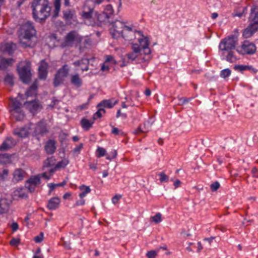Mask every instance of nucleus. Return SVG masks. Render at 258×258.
<instances>
[{
    "label": "nucleus",
    "mask_w": 258,
    "mask_h": 258,
    "mask_svg": "<svg viewBox=\"0 0 258 258\" xmlns=\"http://www.w3.org/2000/svg\"><path fill=\"white\" fill-rule=\"evenodd\" d=\"M110 34L114 39L122 37L125 40L131 41L136 38V34L142 35L141 32L138 31L132 27L127 26L122 21L116 20L112 23L109 29Z\"/></svg>",
    "instance_id": "nucleus-1"
},
{
    "label": "nucleus",
    "mask_w": 258,
    "mask_h": 258,
    "mask_svg": "<svg viewBox=\"0 0 258 258\" xmlns=\"http://www.w3.org/2000/svg\"><path fill=\"white\" fill-rule=\"evenodd\" d=\"M31 8L33 18L37 22L44 21L50 16L51 8L48 0H33Z\"/></svg>",
    "instance_id": "nucleus-2"
},
{
    "label": "nucleus",
    "mask_w": 258,
    "mask_h": 258,
    "mask_svg": "<svg viewBox=\"0 0 258 258\" xmlns=\"http://www.w3.org/2000/svg\"><path fill=\"white\" fill-rule=\"evenodd\" d=\"M36 31L32 23L27 22L23 24L20 30V42L23 46L30 47L31 39L35 35Z\"/></svg>",
    "instance_id": "nucleus-3"
},
{
    "label": "nucleus",
    "mask_w": 258,
    "mask_h": 258,
    "mask_svg": "<svg viewBox=\"0 0 258 258\" xmlns=\"http://www.w3.org/2000/svg\"><path fill=\"white\" fill-rule=\"evenodd\" d=\"M23 105L17 99H12L9 104V111L13 118L17 120H22L25 117L22 109Z\"/></svg>",
    "instance_id": "nucleus-4"
},
{
    "label": "nucleus",
    "mask_w": 258,
    "mask_h": 258,
    "mask_svg": "<svg viewBox=\"0 0 258 258\" xmlns=\"http://www.w3.org/2000/svg\"><path fill=\"white\" fill-rule=\"evenodd\" d=\"M238 44V38L236 36L231 35L222 39L219 44V49L220 53L235 49Z\"/></svg>",
    "instance_id": "nucleus-5"
},
{
    "label": "nucleus",
    "mask_w": 258,
    "mask_h": 258,
    "mask_svg": "<svg viewBox=\"0 0 258 258\" xmlns=\"http://www.w3.org/2000/svg\"><path fill=\"white\" fill-rule=\"evenodd\" d=\"M18 71L21 80L24 83H28L31 77L30 63L29 61L20 62L18 67Z\"/></svg>",
    "instance_id": "nucleus-6"
},
{
    "label": "nucleus",
    "mask_w": 258,
    "mask_h": 258,
    "mask_svg": "<svg viewBox=\"0 0 258 258\" xmlns=\"http://www.w3.org/2000/svg\"><path fill=\"white\" fill-rule=\"evenodd\" d=\"M132 51L128 53L126 55V58L128 62L132 63L134 61L137 62H145L142 59L144 54L141 52V49L137 43H134L132 45Z\"/></svg>",
    "instance_id": "nucleus-7"
},
{
    "label": "nucleus",
    "mask_w": 258,
    "mask_h": 258,
    "mask_svg": "<svg viewBox=\"0 0 258 258\" xmlns=\"http://www.w3.org/2000/svg\"><path fill=\"white\" fill-rule=\"evenodd\" d=\"M82 37L75 31H72L67 34L64 37L63 45L64 46H72L81 44Z\"/></svg>",
    "instance_id": "nucleus-8"
},
{
    "label": "nucleus",
    "mask_w": 258,
    "mask_h": 258,
    "mask_svg": "<svg viewBox=\"0 0 258 258\" xmlns=\"http://www.w3.org/2000/svg\"><path fill=\"white\" fill-rule=\"evenodd\" d=\"M140 46L141 52L144 55V57H142L144 61H149L151 57V50L149 47V42L147 37H144L139 39Z\"/></svg>",
    "instance_id": "nucleus-9"
},
{
    "label": "nucleus",
    "mask_w": 258,
    "mask_h": 258,
    "mask_svg": "<svg viewBox=\"0 0 258 258\" xmlns=\"http://www.w3.org/2000/svg\"><path fill=\"white\" fill-rule=\"evenodd\" d=\"M69 72V69L67 64L63 65L59 69L55 76L53 84L55 87H57L62 84L64 78L67 77Z\"/></svg>",
    "instance_id": "nucleus-10"
},
{
    "label": "nucleus",
    "mask_w": 258,
    "mask_h": 258,
    "mask_svg": "<svg viewBox=\"0 0 258 258\" xmlns=\"http://www.w3.org/2000/svg\"><path fill=\"white\" fill-rule=\"evenodd\" d=\"M256 51L255 45L248 41H244L240 48L237 49L238 53L244 54H252Z\"/></svg>",
    "instance_id": "nucleus-11"
},
{
    "label": "nucleus",
    "mask_w": 258,
    "mask_h": 258,
    "mask_svg": "<svg viewBox=\"0 0 258 258\" xmlns=\"http://www.w3.org/2000/svg\"><path fill=\"white\" fill-rule=\"evenodd\" d=\"M236 49L221 53V58L230 63L235 62L239 58L236 55Z\"/></svg>",
    "instance_id": "nucleus-12"
},
{
    "label": "nucleus",
    "mask_w": 258,
    "mask_h": 258,
    "mask_svg": "<svg viewBox=\"0 0 258 258\" xmlns=\"http://www.w3.org/2000/svg\"><path fill=\"white\" fill-rule=\"evenodd\" d=\"M34 125L32 123H29L24 126L18 128L14 131V134L20 138H25L27 137L31 128H33Z\"/></svg>",
    "instance_id": "nucleus-13"
},
{
    "label": "nucleus",
    "mask_w": 258,
    "mask_h": 258,
    "mask_svg": "<svg viewBox=\"0 0 258 258\" xmlns=\"http://www.w3.org/2000/svg\"><path fill=\"white\" fill-rule=\"evenodd\" d=\"M40 183L39 176L30 178L25 183V187L30 192H34L36 187Z\"/></svg>",
    "instance_id": "nucleus-14"
},
{
    "label": "nucleus",
    "mask_w": 258,
    "mask_h": 258,
    "mask_svg": "<svg viewBox=\"0 0 258 258\" xmlns=\"http://www.w3.org/2000/svg\"><path fill=\"white\" fill-rule=\"evenodd\" d=\"M62 13L63 18L68 23L72 24L76 21V15L75 10L67 9L63 10Z\"/></svg>",
    "instance_id": "nucleus-15"
},
{
    "label": "nucleus",
    "mask_w": 258,
    "mask_h": 258,
    "mask_svg": "<svg viewBox=\"0 0 258 258\" xmlns=\"http://www.w3.org/2000/svg\"><path fill=\"white\" fill-rule=\"evenodd\" d=\"M257 7L253 6L251 9V12L249 16L250 24L252 25L254 29H258V12H255Z\"/></svg>",
    "instance_id": "nucleus-16"
},
{
    "label": "nucleus",
    "mask_w": 258,
    "mask_h": 258,
    "mask_svg": "<svg viewBox=\"0 0 258 258\" xmlns=\"http://www.w3.org/2000/svg\"><path fill=\"white\" fill-rule=\"evenodd\" d=\"M48 132L46 124L44 121L39 122L35 126L34 131L35 135L43 136Z\"/></svg>",
    "instance_id": "nucleus-17"
},
{
    "label": "nucleus",
    "mask_w": 258,
    "mask_h": 258,
    "mask_svg": "<svg viewBox=\"0 0 258 258\" xmlns=\"http://www.w3.org/2000/svg\"><path fill=\"white\" fill-rule=\"evenodd\" d=\"M60 200L58 197H53L48 200L47 208L50 210H55L58 208Z\"/></svg>",
    "instance_id": "nucleus-18"
},
{
    "label": "nucleus",
    "mask_w": 258,
    "mask_h": 258,
    "mask_svg": "<svg viewBox=\"0 0 258 258\" xmlns=\"http://www.w3.org/2000/svg\"><path fill=\"white\" fill-rule=\"evenodd\" d=\"M47 63L44 60L40 62V66L38 68L39 78L42 79H44L46 78L47 75Z\"/></svg>",
    "instance_id": "nucleus-19"
},
{
    "label": "nucleus",
    "mask_w": 258,
    "mask_h": 258,
    "mask_svg": "<svg viewBox=\"0 0 258 258\" xmlns=\"http://www.w3.org/2000/svg\"><path fill=\"white\" fill-rule=\"evenodd\" d=\"M55 144V141L53 140H49L46 143L44 148L47 154H52L55 152L56 149Z\"/></svg>",
    "instance_id": "nucleus-20"
},
{
    "label": "nucleus",
    "mask_w": 258,
    "mask_h": 258,
    "mask_svg": "<svg viewBox=\"0 0 258 258\" xmlns=\"http://www.w3.org/2000/svg\"><path fill=\"white\" fill-rule=\"evenodd\" d=\"M83 9L84 10L82 14V17L85 19L91 18L92 15L93 8L90 6L89 2H85Z\"/></svg>",
    "instance_id": "nucleus-21"
},
{
    "label": "nucleus",
    "mask_w": 258,
    "mask_h": 258,
    "mask_svg": "<svg viewBox=\"0 0 258 258\" xmlns=\"http://www.w3.org/2000/svg\"><path fill=\"white\" fill-rule=\"evenodd\" d=\"M25 172L21 169L15 170L13 173V181L18 182L22 180L25 176Z\"/></svg>",
    "instance_id": "nucleus-22"
},
{
    "label": "nucleus",
    "mask_w": 258,
    "mask_h": 258,
    "mask_svg": "<svg viewBox=\"0 0 258 258\" xmlns=\"http://www.w3.org/2000/svg\"><path fill=\"white\" fill-rule=\"evenodd\" d=\"M15 145L14 140L12 138H7L0 146V150L2 151L7 150Z\"/></svg>",
    "instance_id": "nucleus-23"
},
{
    "label": "nucleus",
    "mask_w": 258,
    "mask_h": 258,
    "mask_svg": "<svg viewBox=\"0 0 258 258\" xmlns=\"http://www.w3.org/2000/svg\"><path fill=\"white\" fill-rule=\"evenodd\" d=\"M89 59L83 58L81 60L76 61L73 63L75 66L80 67L82 71H87L88 70Z\"/></svg>",
    "instance_id": "nucleus-24"
},
{
    "label": "nucleus",
    "mask_w": 258,
    "mask_h": 258,
    "mask_svg": "<svg viewBox=\"0 0 258 258\" xmlns=\"http://www.w3.org/2000/svg\"><path fill=\"white\" fill-rule=\"evenodd\" d=\"M70 82L76 88H80L83 84L82 80L78 74L71 75Z\"/></svg>",
    "instance_id": "nucleus-25"
},
{
    "label": "nucleus",
    "mask_w": 258,
    "mask_h": 258,
    "mask_svg": "<svg viewBox=\"0 0 258 258\" xmlns=\"http://www.w3.org/2000/svg\"><path fill=\"white\" fill-rule=\"evenodd\" d=\"M13 62L14 60L12 58H0V70H5Z\"/></svg>",
    "instance_id": "nucleus-26"
},
{
    "label": "nucleus",
    "mask_w": 258,
    "mask_h": 258,
    "mask_svg": "<svg viewBox=\"0 0 258 258\" xmlns=\"http://www.w3.org/2000/svg\"><path fill=\"white\" fill-rule=\"evenodd\" d=\"M117 102V101H113L112 100H103L97 105V107H103L111 108L113 107Z\"/></svg>",
    "instance_id": "nucleus-27"
},
{
    "label": "nucleus",
    "mask_w": 258,
    "mask_h": 258,
    "mask_svg": "<svg viewBox=\"0 0 258 258\" xmlns=\"http://www.w3.org/2000/svg\"><path fill=\"white\" fill-rule=\"evenodd\" d=\"M234 69L240 72H243L245 71H250L251 72H255V70L251 66L248 65H236L234 66Z\"/></svg>",
    "instance_id": "nucleus-28"
},
{
    "label": "nucleus",
    "mask_w": 258,
    "mask_h": 258,
    "mask_svg": "<svg viewBox=\"0 0 258 258\" xmlns=\"http://www.w3.org/2000/svg\"><path fill=\"white\" fill-rule=\"evenodd\" d=\"M257 30L254 29L253 26L249 24L248 27L244 30L243 36L245 38H249L251 37Z\"/></svg>",
    "instance_id": "nucleus-29"
},
{
    "label": "nucleus",
    "mask_w": 258,
    "mask_h": 258,
    "mask_svg": "<svg viewBox=\"0 0 258 258\" xmlns=\"http://www.w3.org/2000/svg\"><path fill=\"white\" fill-rule=\"evenodd\" d=\"M79 188L81 191L79 194L80 198H84L86 196L87 194L91 192V189L89 186H87L84 184L80 186Z\"/></svg>",
    "instance_id": "nucleus-30"
},
{
    "label": "nucleus",
    "mask_w": 258,
    "mask_h": 258,
    "mask_svg": "<svg viewBox=\"0 0 258 258\" xmlns=\"http://www.w3.org/2000/svg\"><path fill=\"white\" fill-rule=\"evenodd\" d=\"M9 209V205L5 200H0V214L7 213Z\"/></svg>",
    "instance_id": "nucleus-31"
},
{
    "label": "nucleus",
    "mask_w": 258,
    "mask_h": 258,
    "mask_svg": "<svg viewBox=\"0 0 258 258\" xmlns=\"http://www.w3.org/2000/svg\"><path fill=\"white\" fill-rule=\"evenodd\" d=\"M56 160L54 157H51L47 158L43 164V168H47L51 167L55 164Z\"/></svg>",
    "instance_id": "nucleus-32"
},
{
    "label": "nucleus",
    "mask_w": 258,
    "mask_h": 258,
    "mask_svg": "<svg viewBox=\"0 0 258 258\" xmlns=\"http://www.w3.org/2000/svg\"><path fill=\"white\" fill-rule=\"evenodd\" d=\"M54 10L53 12V17H56L58 15L60 11V0H55L54 3Z\"/></svg>",
    "instance_id": "nucleus-33"
},
{
    "label": "nucleus",
    "mask_w": 258,
    "mask_h": 258,
    "mask_svg": "<svg viewBox=\"0 0 258 258\" xmlns=\"http://www.w3.org/2000/svg\"><path fill=\"white\" fill-rule=\"evenodd\" d=\"M82 127L86 130H88L92 126L93 122L85 118H83L81 121Z\"/></svg>",
    "instance_id": "nucleus-34"
},
{
    "label": "nucleus",
    "mask_w": 258,
    "mask_h": 258,
    "mask_svg": "<svg viewBox=\"0 0 258 258\" xmlns=\"http://www.w3.org/2000/svg\"><path fill=\"white\" fill-rule=\"evenodd\" d=\"M37 87L35 84H33L27 91L26 95L27 96H35L36 94Z\"/></svg>",
    "instance_id": "nucleus-35"
},
{
    "label": "nucleus",
    "mask_w": 258,
    "mask_h": 258,
    "mask_svg": "<svg viewBox=\"0 0 258 258\" xmlns=\"http://www.w3.org/2000/svg\"><path fill=\"white\" fill-rule=\"evenodd\" d=\"M98 111L93 115V119H96L98 118L101 117L103 114H105V111L104 108L102 107H98Z\"/></svg>",
    "instance_id": "nucleus-36"
},
{
    "label": "nucleus",
    "mask_w": 258,
    "mask_h": 258,
    "mask_svg": "<svg viewBox=\"0 0 258 258\" xmlns=\"http://www.w3.org/2000/svg\"><path fill=\"white\" fill-rule=\"evenodd\" d=\"M96 15L97 20L100 22H104L109 18V17L107 16V14H106V13H104L103 12L100 14H96Z\"/></svg>",
    "instance_id": "nucleus-37"
},
{
    "label": "nucleus",
    "mask_w": 258,
    "mask_h": 258,
    "mask_svg": "<svg viewBox=\"0 0 258 258\" xmlns=\"http://www.w3.org/2000/svg\"><path fill=\"white\" fill-rule=\"evenodd\" d=\"M66 184V182L63 181V182H61V183H57V184H55V183H49L48 184V186L50 188V190H49V194H50L51 192V191L56 187H58V186H64L65 184Z\"/></svg>",
    "instance_id": "nucleus-38"
},
{
    "label": "nucleus",
    "mask_w": 258,
    "mask_h": 258,
    "mask_svg": "<svg viewBox=\"0 0 258 258\" xmlns=\"http://www.w3.org/2000/svg\"><path fill=\"white\" fill-rule=\"evenodd\" d=\"M4 81L6 84L9 85L10 86H12L14 84V78L13 76L8 74L5 79Z\"/></svg>",
    "instance_id": "nucleus-39"
},
{
    "label": "nucleus",
    "mask_w": 258,
    "mask_h": 258,
    "mask_svg": "<svg viewBox=\"0 0 258 258\" xmlns=\"http://www.w3.org/2000/svg\"><path fill=\"white\" fill-rule=\"evenodd\" d=\"M103 12L105 13L107 16L110 18V15H112L113 13V10L112 6L111 5H107L105 7Z\"/></svg>",
    "instance_id": "nucleus-40"
},
{
    "label": "nucleus",
    "mask_w": 258,
    "mask_h": 258,
    "mask_svg": "<svg viewBox=\"0 0 258 258\" xmlns=\"http://www.w3.org/2000/svg\"><path fill=\"white\" fill-rule=\"evenodd\" d=\"M158 176L159 177V180L161 182H168L169 180V177L167 175L165 174L164 172H160L158 174Z\"/></svg>",
    "instance_id": "nucleus-41"
},
{
    "label": "nucleus",
    "mask_w": 258,
    "mask_h": 258,
    "mask_svg": "<svg viewBox=\"0 0 258 258\" xmlns=\"http://www.w3.org/2000/svg\"><path fill=\"white\" fill-rule=\"evenodd\" d=\"M69 164V161L66 159L61 160L58 162L55 165V168H64Z\"/></svg>",
    "instance_id": "nucleus-42"
},
{
    "label": "nucleus",
    "mask_w": 258,
    "mask_h": 258,
    "mask_svg": "<svg viewBox=\"0 0 258 258\" xmlns=\"http://www.w3.org/2000/svg\"><path fill=\"white\" fill-rule=\"evenodd\" d=\"M106 154V150L102 147H98L96 150V156L98 158L104 156Z\"/></svg>",
    "instance_id": "nucleus-43"
},
{
    "label": "nucleus",
    "mask_w": 258,
    "mask_h": 258,
    "mask_svg": "<svg viewBox=\"0 0 258 258\" xmlns=\"http://www.w3.org/2000/svg\"><path fill=\"white\" fill-rule=\"evenodd\" d=\"M231 73V71L229 69H225L222 70L220 72V76L223 78H226L229 77Z\"/></svg>",
    "instance_id": "nucleus-44"
},
{
    "label": "nucleus",
    "mask_w": 258,
    "mask_h": 258,
    "mask_svg": "<svg viewBox=\"0 0 258 258\" xmlns=\"http://www.w3.org/2000/svg\"><path fill=\"white\" fill-rule=\"evenodd\" d=\"M151 219L155 223H159L162 221V215L160 213H158L154 216L152 217Z\"/></svg>",
    "instance_id": "nucleus-45"
},
{
    "label": "nucleus",
    "mask_w": 258,
    "mask_h": 258,
    "mask_svg": "<svg viewBox=\"0 0 258 258\" xmlns=\"http://www.w3.org/2000/svg\"><path fill=\"white\" fill-rule=\"evenodd\" d=\"M159 250V249H158L156 250L149 251L146 253V255L148 257V258H155L157 255Z\"/></svg>",
    "instance_id": "nucleus-46"
},
{
    "label": "nucleus",
    "mask_w": 258,
    "mask_h": 258,
    "mask_svg": "<svg viewBox=\"0 0 258 258\" xmlns=\"http://www.w3.org/2000/svg\"><path fill=\"white\" fill-rule=\"evenodd\" d=\"M83 44L84 47H86L88 46H90L91 44V40L90 38L88 37L83 38L81 43Z\"/></svg>",
    "instance_id": "nucleus-47"
},
{
    "label": "nucleus",
    "mask_w": 258,
    "mask_h": 258,
    "mask_svg": "<svg viewBox=\"0 0 258 258\" xmlns=\"http://www.w3.org/2000/svg\"><path fill=\"white\" fill-rule=\"evenodd\" d=\"M83 147V144L80 143L78 146L76 147L73 150L74 154L78 155L80 153V151Z\"/></svg>",
    "instance_id": "nucleus-48"
},
{
    "label": "nucleus",
    "mask_w": 258,
    "mask_h": 258,
    "mask_svg": "<svg viewBox=\"0 0 258 258\" xmlns=\"http://www.w3.org/2000/svg\"><path fill=\"white\" fill-rule=\"evenodd\" d=\"M107 62H111L112 64H116V61L114 59L113 57L111 55H106L105 57V63Z\"/></svg>",
    "instance_id": "nucleus-49"
},
{
    "label": "nucleus",
    "mask_w": 258,
    "mask_h": 258,
    "mask_svg": "<svg viewBox=\"0 0 258 258\" xmlns=\"http://www.w3.org/2000/svg\"><path fill=\"white\" fill-rule=\"evenodd\" d=\"M20 242V239L13 238L10 242V244L13 246H17Z\"/></svg>",
    "instance_id": "nucleus-50"
},
{
    "label": "nucleus",
    "mask_w": 258,
    "mask_h": 258,
    "mask_svg": "<svg viewBox=\"0 0 258 258\" xmlns=\"http://www.w3.org/2000/svg\"><path fill=\"white\" fill-rule=\"evenodd\" d=\"M111 133L115 135H121L123 134V133L121 130H119L118 128L113 126H112Z\"/></svg>",
    "instance_id": "nucleus-51"
},
{
    "label": "nucleus",
    "mask_w": 258,
    "mask_h": 258,
    "mask_svg": "<svg viewBox=\"0 0 258 258\" xmlns=\"http://www.w3.org/2000/svg\"><path fill=\"white\" fill-rule=\"evenodd\" d=\"M220 187V183L218 181H215L211 185V189L212 191H216Z\"/></svg>",
    "instance_id": "nucleus-52"
},
{
    "label": "nucleus",
    "mask_w": 258,
    "mask_h": 258,
    "mask_svg": "<svg viewBox=\"0 0 258 258\" xmlns=\"http://www.w3.org/2000/svg\"><path fill=\"white\" fill-rule=\"evenodd\" d=\"M80 199L77 201L76 203L75 204L74 207H77L79 206H83L85 204V200L84 199V198H80Z\"/></svg>",
    "instance_id": "nucleus-53"
},
{
    "label": "nucleus",
    "mask_w": 258,
    "mask_h": 258,
    "mask_svg": "<svg viewBox=\"0 0 258 258\" xmlns=\"http://www.w3.org/2000/svg\"><path fill=\"white\" fill-rule=\"evenodd\" d=\"M43 233L41 232L40 234L38 236H36L34 237V239L35 242L39 243L41 242L43 240Z\"/></svg>",
    "instance_id": "nucleus-54"
},
{
    "label": "nucleus",
    "mask_w": 258,
    "mask_h": 258,
    "mask_svg": "<svg viewBox=\"0 0 258 258\" xmlns=\"http://www.w3.org/2000/svg\"><path fill=\"white\" fill-rule=\"evenodd\" d=\"M122 196L120 195H116L112 198V202L113 204H116L118 201L121 198Z\"/></svg>",
    "instance_id": "nucleus-55"
},
{
    "label": "nucleus",
    "mask_w": 258,
    "mask_h": 258,
    "mask_svg": "<svg viewBox=\"0 0 258 258\" xmlns=\"http://www.w3.org/2000/svg\"><path fill=\"white\" fill-rule=\"evenodd\" d=\"M15 44L13 43L9 44L7 43L5 44V47L7 51H8L9 53L11 52V50L13 49V48L15 46Z\"/></svg>",
    "instance_id": "nucleus-56"
},
{
    "label": "nucleus",
    "mask_w": 258,
    "mask_h": 258,
    "mask_svg": "<svg viewBox=\"0 0 258 258\" xmlns=\"http://www.w3.org/2000/svg\"><path fill=\"white\" fill-rule=\"evenodd\" d=\"M116 116L117 118L121 116L123 119H125L127 117V115L125 113H121V110L119 109L117 112Z\"/></svg>",
    "instance_id": "nucleus-57"
},
{
    "label": "nucleus",
    "mask_w": 258,
    "mask_h": 258,
    "mask_svg": "<svg viewBox=\"0 0 258 258\" xmlns=\"http://www.w3.org/2000/svg\"><path fill=\"white\" fill-rule=\"evenodd\" d=\"M251 172L254 177H258V169L256 167H253L251 170Z\"/></svg>",
    "instance_id": "nucleus-58"
},
{
    "label": "nucleus",
    "mask_w": 258,
    "mask_h": 258,
    "mask_svg": "<svg viewBox=\"0 0 258 258\" xmlns=\"http://www.w3.org/2000/svg\"><path fill=\"white\" fill-rule=\"evenodd\" d=\"M37 176H39L40 178L41 177L45 178V179H49L51 177V175H48L46 172L43 173L41 174L38 175Z\"/></svg>",
    "instance_id": "nucleus-59"
},
{
    "label": "nucleus",
    "mask_w": 258,
    "mask_h": 258,
    "mask_svg": "<svg viewBox=\"0 0 258 258\" xmlns=\"http://www.w3.org/2000/svg\"><path fill=\"white\" fill-rule=\"evenodd\" d=\"M29 103L30 105H31L32 106H33L34 110H35L37 109L38 106V104L36 102H35L34 101H30V102H29Z\"/></svg>",
    "instance_id": "nucleus-60"
},
{
    "label": "nucleus",
    "mask_w": 258,
    "mask_h": 258,
    "mask_svg": "<svg viewBox=\"0 0 258 258\" xmlns=\"http://www.w3.org/2000/svg\"><path fill=\"white\" fill-rule=\"evenodd\" d=\"M12 228L14 231H16L19 227L18 224L16 222H13L12 224Z\"/></svg>",
    "instance_id": "nucleus-61"
},
{
    "label": "nucleus",
    "mask_w": 258,
    "mask_h": 258,
    "mask_svg": "<svg viewBox=\"0 0 258 258\" xmlns=\"http://www.w3.org/2000/svg\"><path fill=\"white\" fill-rule=\"evenodd\" d=\"M101 70L102 71H108L109 70V67L104 63L102 64Z\"/></svg>",
    "instance_id": "nucleus-62"
},
{
    "label": "nucleus",
    "mask_w": 258,
    "mask_h": 258,
    "mask_svg": "<svg viewBox=\"0 0 258 258\" xmlns=\"http://www.w3.org/2000/svg\"><path fill=\"white\" fill-rule=\"evenodd\" d=\"M180 185H181V181L178 179L176 180L174 182V186L175 187V188H176L179 187L180 186Z\"/></svg>",
    "instance_id": "nucleus-63"
},
{
    "label": "nucleus",
    "mask_w": 258,
    "mask_h": 258,
    "mask_svg": "<svg viewBox=\"0 0 258 258\" xmlns=\"http://www.w3.org/2000/svg\"><path fill=\"white\" fill-rule=\"evenodd\" d=\"M63 246L68 249H70L71 248V243L70 242H66L64 241L63 244H62Z\"/></svg>",
    "instance_id": "nucleus-64"
}]
</instances>
